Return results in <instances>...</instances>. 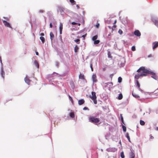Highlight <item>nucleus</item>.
Returning <instances> with one entry per match:
<instances>
[{"label":"nucleus","mask_w":158,"mask_h":158,"mask_svg":"<svg viewBox=\"0 0 158 158\" xmlns=\"http://www.w3.org/2000/svg\"><path fill=\"white\" fill-rule=\"evenodd\" d=\"M137 72L139 73L136 75L135 77V78L137 79L139 78L140 77L146 76L149 73L148 71L145 69L144 67L140 68L137 70Z\"/></svg>","instance_id":"obj_1"},{"label":"nucleus","mask_w":158,"mask_h":158,"mask_svg":"<svg viewBox=\"0 0 158 158\" xmlns=\"http://www.w3.org/2000/svg\"><path fill=\"white\" fill-rule=\"evenodd\" d=\"M89 120L90 122L95 123H97L100 121L98 118H96L94 116H90L89 118Z\"/></svg>","instance_id":"obj_2"},{"label":"nucleus","mask_w":158,"mask_h":158,"mask_svg":"<svg viewBox=\"0 0 158 158\" xmlns=\"http://www.w3.org/2000/svg\"><path fill=\"white\" fill-rule=\"evenodd\" d=\"M92 96H90V98L93 100L94 104L97 103V101L96 100L97 97L95 92H92L91 93Z\"/></svg>","instance_id":"obj_3"},{"label":"nucleus","mask_w":158,"mask_h":158,"mask_svg":"<svg viewBox=\"0 0 158 158\" xmlns=\"http://www.w3.org/2000/svg\"><path fill=\"white\" fill-rule=\"evenodd\" d=\"M152 19L155 25L158 28V19L156 17H153Z\"/></svg>","instance_id":"obj_4"},{"label":"nucleus","mask_w":158,"mask_h":158,"mask_svg":"<svg viewBox=\"0 0 158 158\" xmlns=\"http://www.w3.org/2000/svg\"><path fill=\"white\" fill-rule=\"evenodd\" d=\"M106 150L107 151L109 152H114L117 151V149L115 148H107Z\"/></svg>","instance_id":"obj_5"},{"label":"nucleus","mask_w":158,"mask_h":158,"mask_svg":"<svg viewBox=\"0 0 158 158\" xmlns=\"http://www.w3.org/2000/svg\"><path fill=\"white\" fill-rule=\"evenodd\" d=\"M2 21L3 23H4V25L5 26L10 28H12L11 27V26L10 24L9 23L7 22L6 21L4 20H3Z\"/></svg>","instance_id":"obj_6"},{"label":"nucleus","mask_w":158,"mask_h":158,"mask_svg":"<svg viewBox=\"0 0 158 158\" xmlns=\"http://www.w3.org/2000/svg\"><path fill=\"white\" fill-rule=\"evenodd\" d=\"M1 77L4 79L5 76V73L3 70V66H1Z\"/></svg>","instance_id":"obj_7"},{"label":"nucleus","mask_w":158,"mask_h":158,"mask_svg":"<svg viewBox=\"0 0 158 158\" xmlns=\"http://www.w3.org/2000/svg\"><path fill=\"white\" fill-rule=\"evenodd\" d=\"M105 86L109 89L112 88L113 84L112 82H109L105 84Z\"/></svg>","instance_id":"obj_8"},{"label":"nucleus","mask_w":158,"mask_h":158,"mask_svg":"<svg viewBox=\"0 0 158 158\" xmlns=\"http://www.w3.org/2000/svg\"><path fill=\"white\" fill-rule=\"evenodd\" d=\"M152 48L154 49L158 46V42H154L152 44Z\"/></svg>","instance_id":"obj_9"},{"label":"nucleus","mask_w":158,"mask_h":158,"mask_svg":"<svg viewBox=\"0 0 158 158\" xmlns=\"http://www.w3.org/2000/svg\"><path fill=\"white\" fill-rule=\"evenodd\" d=\"M92 79L94 83L97 82V77L95 74H94L93 75Z\"/></svg>","instance_id":"obj_10"},{"label":"nucleus","mask_w":158,"mask_h":158,"mask_svg":"<svg viewBox=\"0 0 158 158\" xmlns=\"http://www.w3.org/2000/svg\"><path fill=\"white\" fill-rule=\"evenodd\" d=\"M134 34L137 36H139L141 35V33L138 30H135L134 32Z\"/></svg>","instance_id":"obj_11"},{"label":"nucleus","mask_w":158,"mask_h":158,"mask_svg":"<svg viewBox=\"0 0 158 158\" xmlns=\"http://www.w3.org/2000/svg\"><path fill=\"white\" fill-rule=\"evenodd\" d=\"M63 24L61 23H60L59 26V30L60 34H62V31L63 29Z\"/></svg>","instance_id":"obj_12"},{"label":"nucleus","mask_w":158,"mask_h":158,"mask_svg":"<svg viewBox=\"0 0 158 158\" xmlns=\"http://www.w3.org/2000/svg\"><path fill=\"white\" fill-rule=\"evenodd\" d=\"M24 80L25 82L28 85H30V80L27 77L24 78Z\"/></svg>","instance_id":"obj_13"},{"label":"nucleus","mask_w":158,"mask_h":158,"mask_svg":"<svg viewBox=\"0 0 158 158\" xmlns=\"http://www.w3.org/2000/svg\"><path fill=\"white\" fill-rule=\"evenodd\" d=\"M84 100L83 99H81L78 101V103L80 105H82L84 102Z\"/></svg>","instance_id":"obj_14"},{"label":"nucleus","mask_w":158,"mask_h":158,"mask_svg":"<svg viewBox=\"0 0 158 158\" xmlns=\"http://www.w3.org/2000/svg\"><path fill=\"white\" fill-rule=\"evenodd\" d=\"M130 158H135V154L132 152H131L130 154Z\"/></svg>","instance_id":"obj_15"},{"label":"nucleus","mask_w":158,"mask_h":158,"mask_svg":"<svg viewBox=\"0 0 158 158\" xmlns=\"http://www.w3.org/2000/svg\"><path fill=\"white\" fill-rule=\"evenodd\" d=\"M34 64L37 68H39V64L37 60H35L34 62Z\"/></svg>","instance_id":"obj_16"},{"label":"nucleus","mask_w":158,"mask_h":158,"mask_svg":"<svg viewBox=\"0 0 158 158\" xmlns=\"http://www.w3.org/2000/svg\"><path fill=\"white\" fill-rule=\"evenodd\" d=\"M50 39L51 40H53L54 38V35L53 33L52 32H51L50 34Z\"/></svg>","instance_id":"obj_17"},{"label":"nucleus","mask_w":158,"mask_h":158,"mask_svg":"<svg viewBox=\"0 0 158 158\" xmlns=\"http://www.w3.org/2000/svg\"><path fill=\"white\" fill-rule=\"evenodd\" d=\"M79 78L81 79H84V75L80 73L79 76Z\"/></svg>","instance_id":"obj_18"},{"label":"nucleus","mask_w":158,"mask_h":158,"mask_svg":"<svg viewBox=\"0 0 158 158\" xmlns=\"http://www.w3.org/2000/svg\"><path fill=\"white\" fill-rule=\"evenodd\" d=\"M40 39L41 40L42 42L43 43H44L45 41V39L44 38L42 37L41 36L40 37Z\"/></svg>","instance_id":"obj_19"},{"label":"nucleus","mask_w":158,"mask_h":158,"mask_svg":"<svg viewBox=\"0 0 158 158\" xmlns=\"http://www.w3.org/2000/svg\"><path fill=\"white\" fill-rule=\"evenodd\" d=\"M126 137L127 138V139L129 140V141L130 142V136L129 135V134L128 133H127L125 135Z\"/></svg>","instance_id":"obj_20"},{"label":"nucleus","mask_w":158,"mask_h":158,"mask_svg":"<svg viewBox=\"0 0 158 158\" xmlns=\"http://www.w3.org/2000/svg\"><path fill=\"white\" fill-rule=\"evenodd\" d=\"M123 98V95L122 94H120L118 96V98L119 100H121Z\"/></svg>","instance_id":"obj_21"},{"label":"nucleus","mask_w":158,"mask_h":158,"mask_svg":"<svg viewBox=\"0 0 158 158\" xmlns=\"http://www.w3.org/2000/svg\"><path fill=\"white\" fill-rule=\"evenodd\" d=\"M69 1L72 5L75 4L76 2L74 0H69Z\"/></svg>","instance_id":"obj_22"},{"label":"nucleus","mask_w":158,"mask_h":158,"mask_svg":"<svg viewBox=\"0 0 158 158\" xmlns=\"http://www.w3.org/2000/svg\"><path fill=\"white\" fill-rule=\"evenodd\" d=\"M132 94L133 97H135L136 98H138L139 97V96L138 95H137L135 94L132 93Z\"/></svg>","instance_id":"obj_23"},{"label":"nucleus","mask_w":158,"mask_h":158,"mask_svg":"<svg viewBox=\"0 0 158 158\" xmlns=\"http://www.w3.org/2000/svg\"><path fill=\"white\" fill-rule=\"evenodd\" d=\"M97 38H98L97 35H95L94 36H93L92 37V40H93L94 41V40H96L97 39Z\"/></svg>","instance_id":"obj_24"},{"label":"nucleus","mask_w":158,"mask_h":158,"mask_svg":"<svg viewBox=\"0 0 158 158\" xmlns=\"http://www.w3.org/2000/svg\"><path fill=\"white\" fill-rule=\"evenodd\" d=\"M99 42H100V41H99V40H95L94 41V44H99Z\"/></svg>","instance_id":"obj_25"},{"label":"nucleus","mask_w":158,"mask_h":158,"mask_svg":"<svg viewBox=\"0 0 158 158\" xmlns=\"http://www.w3.org/2000/svg\"><path fill=\"white\" fill-rule=\"evenodd\" d=\"M69 115L72 118H74V114L73 112L70 113Z\"/></svg>","instance_id":"obj_26"},{"label":"nucleus","mask_w":158,"mask_h":158,"mask_svg":"<svg viewBox=\"0 0 158 158\" xmlns=\"http://www.w3.org/2000/svg\"><path fill=\"white\" fill-rule=\"evenodd\" d=\"M145 122L143 120H140V123L141 125H144L145 124Z\"/></svg>","instance_id":"obj_27"},{"label":"nucleus","mask_w":158,"mask_h":158,"mask_svg":"<svg viewBox=\"0 0 158 158\" xmlns=\"http://www.w3.org/2000/svg\"><path fill=\"white\" fill-rule=\"evenodd\" d=\"M122 78L121 77H119L118 78V82L119 83H120L122 82Z\"/></svg>","instance_id":"obj_28"},{"label":"nucleus","mask_w":158,"mask_h":158,"mask_svg":"<svg viewBox=\"0 0 158 158\" xmlns=\"http://www.w3.org/2000/svg\"><path fill=\"white\" fill-rule=\"evenodd\" d=\"M120 155H121V156L122 158H124V153H123V152H122L121 153Z\"/></svg>","instance_id":"obj_29"},{"label":"nucleus","mask_w":158,"mask_h":158,"mask_svg":"<svg viewBox=\"0 0 158 158\" xmlns=\"http://www.w3.org/2000/svg\"><path fill=\"white\" fill-rule=\"evenodd\" d=\"M78 49V47L77 46H76L75 47V48H74V51L75 52H77V50Z\"/></svg>","instance_id":"obj_30"},{"label":"nucleus","mask_w":158,"mask_h":158,"mask_svg":"<svg viewBox=\"0 0 158 158\" xmlns=\"http://www.w3.org/2000/svg\"><path fill=\"white\" fill-rule=\"evenodd\" d=\"M123 130L124 132H126V127L124 126H122Z\"/></svg>","instance_id":"obj_31"},{"label":"nucleus","mask_w":158,"mask_h":158,"mask_svg":"<svg viewBox=\"0 0 158 158\" xmlns=\"http://www.w3.org/2000/svg\"><path fill=\"white\" fill-rule=\"evenodd\" d=\"M44 12V10H39V12L40 13H42Z\"/></svg>","instance_id":"obj_32"},{"label":"nucleus","mask_w":158,"mask_h":158,"mask_svg":"<svg viewBox=\"0 0 158 158\" xmlns=\"http://www.w3.org/2000/svg\"><path fill=\"white\" fill-rule=\"evenodd\" d=\"M72 25H75V24H78V26H80V23H77L75 22H72Z\"/></svg>","instance_id":"obj_33"},{"label":"nucleus","mask_w":158,"mask_h":158,"mask_svg":"<svg viewBox=\"0 0 158 158\" xmlns=\"http://www.w3.org/2000/svg\"><path fill=\"white\" fill-rule=\"evenodd\" d=\"M69 100L71 102L73 103V100L72 98L70 95H69Z\"/></svg>","instance_id":"obj_34"},{"label":"nucleus","mask_w":158,"mask_h":158,"mask_svg":"<svg viewBox=\"0 0 158 158\" xmlns=\"http://www.w3.org/2000/svg\"><path fill=\"white\" fill-rule=\"evenodd\" d=\"M136 84L137 85V86L138 87V88H139V87H140V85L139 84V82L138 81H136Z\"/></svg>","instance_id":"obj_35"},{"label":"nucleus","mask_w":158,"mask_h":158,"mask_svg":"<svg viewBox=\"0 0 158 158\" xmlns=\"http://www.w3.org/2000/svg\"><path fill=\"white\" fill-rule=\"evenodd\" d=\"M118 33L120 35H121L123 33V31L122 30H119L118 31Z\"/></svg>","instance_id":"obj_36"},{"label":"nucleus","mask_w":158,"mask_h":158,"mask_svg":"<svg viewBox=\"0 0 158 158\" xmlns=\"http://www.w3.org/2000/svg\"><path fill=\"white\" fill-rule=\"evenodd\" d=\"M131 50L133 51H135V47L134 46H133L131 48Z\"/></svg>","instance_id":"obj_37"},{"label":"nucleus","mask_w":158,"mask_h":158,"mask_svg":"<svg viewBox=\"0 0 158 158\" xmlns=\"http://www.w3.org/2000/svg\"><path fill=\"white\" fill-rule=\"evenodd\" d=\"M75 42H76L79 43V42L80 41V40L79 39H77L74 40Z\"/></svg>","instance_id":"obj_38"},{"label":"nucleus","mask_w":158,"mask_h":158,"mask_svg":"<svg viewBox=\"0 0 158 158\" xmlns=\"http://www.w3.org/2000/svg\"><path fill=\"white\" fill-rule=\"evenodd\" d=\"M0 62L1 63V66H3V65L1 60V56H0Z\"/></svg>","instance_id":"obj_39"},{"label":"nucleus","mask_w":158,"mask_h":158,"mask_svg":"<svg viewBox=\"0 0 158 158\" xmlns=\"http://www.w3.org/2000/svg\"><path fill=\"white\" fill-rule=\"evenodd\" d=\"M71 85H71V87H72V88L73 89L74 88V85H73V82H71Z\"/></svg>","instance_id":"obj_40"},{"label":"nucleus","mask_w":158,"mask_h":158,"mask_svg":"<svg viewBox=\"0 0 158 158\" xmlns=\"http://www.w3.org/2000/svg\"><path fill=\"white\" fill-rule=\"evenodd\" d=\"M83 110H89V109L87 107H84L83 108Z\"/></svg>","instance_id":"obj_41"},{"label":"nucleus","mask_w":158,"mask_h":158,"mask_svg":"<svg viewBox=\"0 0 158 158\" xmlns=\"http://www.w3.org/2000/svg\"><path fill=\"white\" fill-rule=\"evenodd\" d=\"M3 18H4V19H6V20H9V18H8V17H3Z\"/></svg>","instance_id":"obj_42"},{"label":"nucleus","mask_w":158,"mask_h":158,"mask_svg":"<svg viewBox=\"0 0 158 158\" xmlns=\"http://www.w3.org/2000/svg\"><path fill=\"white\" fill-rule=\"evenodd\" d=\"M121 119L122 121V122L123 123V117L122 116H121Z\"/></svg>","instance_id":"obj_43"},{"label":"nucleus","mask_w":158,"mask_h":158,"mask_svg":"<svg viewBox=\"0 0 158 158\" xmlns=\"http://www.w3.org/2000/svg\"><path fill=\"white\" fill-rule=\"evenodd\" d=\"M52 24L51 23H50V28H52Z\"/></svg>","instance_id":"obj_44"},{"label":"nucleus","mask_w":158,"mask_h":158,"mask_svg":"<svg viewBox=\"0 0 158 158\" xmlns=\"http://www.w3.org/2000/svg\"><path fill=\"white\" fill-rule=\"evenodd\" d=\"M99 26V23H98L96 25V27H97L98 28Z\"/></svg>","instance_id":"obj_45"},{"label":"nucleus","mask_w":158,"mask_h":158,"mask_svg":"<svg viewBox=\"0 0 158 158\" xmlns=\"http://www.w3.org/2000/svg\"><path fill=\"white\" fill-rule=\"evenodd\" d=\"M40 35L42 36H43L44 35V34L43 33H41Z\"/></svg>","instance_id":"obj_46"},{"label":"nucleus","mask_w":158,"mask_h":158,"mask_svg":"<svg viewBox=\"0 0 158 158\" xmlns=\"http://www.w3.org/2000/svg\"><path fill=\"white\" fill-rule=\"evenodd\" d=\"M76 6L78 9H79L80 8L79 6H78V5H77Z\"/></svg>","instance_id":"obj_47"},{"label":"nucleus","mask_w":158,"mask_h":158,"mask_svg":"<svg viewBox=\"0 0 158 158\" xmlns=\"http://www.w3.org/2000/svg\"><path fill=\"white\" fill-rule=\"evenodd\" d=\"M56 65L57 66H58V62H56Z\"/></svg>","instance_id":"obj_48"},{"label":"nucleus","mask_w":158,"mask_h":158,"mask_svg":"<svg viewBox=\"0 0 158 158\" xmlns=\"http://www.w3.org/2000/svg\"><path fill=\"white\" fill-rule=\"evenodd\" d=\"M150 138L151 139H153L154 138V137L153 136H151V137H150Z\"/></svg>","instance_id":"obj_49"},{"label":"nucleus","mask_w":158,"mask_h":158,"mask_svg":"<svg viewBox=\"0 0 158 158\" xmlns=\"http://www.w3.org/2000/svg\"><path fill=\"white\" fill-rule=\"evenodd\" d=\"M122 23L124 24L126 23L125 22H123V21H122Z\"/></svg>","instance_id":"obj_50"},{"label":"nucleus","mask_w":158,"mask_h":158,"mask_svg":"<svg viewBox=\"0 0 158 158\" xmlns=\"http://www.w3.org/2000/svg\"><path fill=\"white\" fill-rule=\"evenodd\" d=\"M91 69L92 71H93V69L92 68V67L91 65Z\"/></svg>","instance_id":"obj_51"},{"label":"nucleus","mask_w":158,"mask_h":158,"mask_svg":"<svg viewBox=\"0 0 158 158\" xmlns=\"http://www.w3.org/2000/svg\"><path fill=\"white\" fill-rule=\"evenodd\" d=\"M139 91H141V92H142V90H141L139 88Z\"/></svg>","instance_id":"obj_52"},{"label":"nucleus","mask_w":158,"mask_h":158,"mask_svg":"<svg viewBox=\"0 0 158 158\" xmlns=\"http://www.w3.org/2000/svg\"><path fill=\"white\" fill-rule=\"evenodd\" d=\"M85 36V35H84L82 36V37L83 38H84Z\"/></svg>","instance_id":"obj_53"},{"label":"nucleus","mask_w":158,"mask_h":158,"mask_svg":"<svg viewBox=\"0 0 158 158\" xmlns=\"http://www.w3.org/2000/svg\"><path fill=\"white\" fill-rule=\"evenodd\" d=\"M152 56V55H149L148 57H151Z\"/></svg>","instance_id":"obj_54"},{"label":"nucleus","mask_w":158,"mask_h":158,"mask_svg":"<svg viewBox=\"0 0 158 158\" xmlns=\"http://www.w3.org/2000/svg\"><path fill=\"white\" fill-rule=\"evenodd\" d=\"M116 23V20H115V21L114 22V24Z\"/></svg>","instance_id":"obj_55"},{"label":"nucleus","mask_w":158,"mask_h":158,"mask_svg":"<svg viewBox=\"0 0 158 158\" xmlns=\"http://www.w3.org/2000/svg\"><path fill=\"white\" fill-rule=\"evenodd\" d=\"M36 54L37 55H38V52H36Z\"/></svg>","instance_id":"obj_56"},{"label":"nucleus","mask_w":158,"mask_h":158,"mask_svg":"<svg viewBox=\"0 0 158 158\" xmlns=\"http://www.w3.org/2000/svg\"><path fill=\"white\" fill-rule=\"evenodd\" d=\"M156 130L157 131H158V127H156Z\"/></svg>","instance_id":"obj_57"},{"label":"nucleus","mask_w":158,"mask_h":158,"mask_svg":"<svg viewBox=\"0 0 158 158\" xmlns=\"http://www.w3.org/2000/svg\"><path fill=\"white\" fill-rule=\"evenodd\" d=\"M144 114H145V113H144V114H143V115H144Z\"/></svg>","instance_id":"obj_58"}]
</instances>
